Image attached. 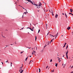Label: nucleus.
I'll list each match as a JSON object with an SVG mask.
<instances>
[{"instance_id": "obj_19", "label": "nucleus", "mask_w": 73, "mask_h": 73, "mask_svg": "<svg viewBox=\"0 0 73 73\" xmlns=\"http://www.w3.org/2000/svg\"><path fill=\"white\" fill-rule=\"evenodd\" d=\"M35 47H36V50H37V47H36V46H35V48H34V49H35Z\"/></svg>"}, {"instance_id": "obj_49", "label": "nucleus", "mask_w": 73, "mask_h": 73, "mask_svg": "<svg viewBox=\"0 0 73 73\" xmlns=\"http://www.w3.org/2000/svg\"><path fill=\"white\" fill-rule=\"evenodd\" d=\"M33 24V25H36V24H35V25L34 24Z\"/></svg>"}, {"instance_id": "obj_2", "label": "nucleus", "mask_w": 73, "mask_h": 73, "mask_svg": "<svg viewBox=\"0 0 73 73\" xmlns=\"http://www.w3.org/2000/svg\"><path fill=\"white\" fill-rule=\"evenodd\" d=\"M58 15H57V14H56L55 16V18H57V17H58Z\"/></svg>"}, {"instance_id": "obj_56", "label": "nucleus", "mask_w": 73, "mask_h": 73, "mask_svg": "<svg viewBox=\"0 0 73 73\" xmlns=\"http://www.w3.org/2000/svg\"><path fill=\"white\" fill-rule=\"evenodd\" d=\"M1 63H2V64H3V62H1Z\"/></svg>"}, {"instance_id": "obj_47", "label": "nucleus", "mask_w": 73, "mask_h": 73, "mask_svg": "<svg viewBox=\"0 0 73 73\" xmlns=\"http://www.w3.org/2000/svg\"><path fill=\"white\" fill-rule=\"evenodd\" d=\"M11 65H12V62H11Z\"/></svg>"}, {"instance_id": "obj_29", "label": "nucleus", "mask_w": 73, "mask_h": 73, "mask_svg": "<svg viewBox=\"0 0 73 73\" xmlns=\"http://www.w3.org/2000/svg\"><path fill=\"white\" fill-rule=\"evenodd\" d=\"M43 52V50H41V51H40V52Z\"/></svg>"}, {"instance_id": "obj_33", "label": "nucleus", "mask_w": 73, "mask_h": 73, "mask_svg": "<svg viewBox=\"0 0 73 73\" xmlns=\"http://www.w3.org/2000/svg\"><path fill=\"white\" fill-rule=\"evenodd\" d=\"M23 29H24V27H23V28H21V29L20 30H21V29L23 30Z\"/></svg>"}, {"instance_id": "obj_54", "label": "nucleus", "mask_w": 73, "mask_h": 73, "mask_svg": "<svg viewBox=\"0 0 73 73\" xmlns=\"http://www.w3.org/2000/svg\"><path fill=\"white\" fill-rule=\"evenodd\" d=\"M61 36H64V35H62Z\"/></svg>"}, {"instance_id": "obj_37", "label": "nucleus", "mask_w": 73, "mask_h": 73, "mask_svg": "<svg viewBox=\"0 0 73 73\" xmlns=\"http://www.w3.org/2000/svg\"><path fill=\"white\" fill-rule=\"evenodd\" d=\"M52 59H51V60H50V62H52Z\"/></svg>"}, {"instance_id": "obj_9", "label": "nucleus", "mask_w": 73, "mask_h": 73, "mask_svg": "<svg viewBox=\"0 0 73 73\" xmlns=\"http://www.w3.org/2000/svg\"><path fill=\"white\" fill-rule=\"evenodd\" d=\"M65 15L66 18H67V15H66V13H65Z\"/></svg>"}, {"instance_id": "obj_60", "label": "nucleus", "mask_w": 73, "mask_h": 73, "mask_svg": "<svg viewBox=\"0 0 73 73\" xmlns=\"http://www.w3.org/2000/svg\"><path fill=\"white\" fill-rule=\"evenodd\" d=\"M30 25L31 26V25H31V23H30Z\"/></svg>"}, {"instance_id": "obj_63", "label": "nucleus", "mask_w": 73, "mask_h": 73, "mask_svg": "<svg viewBox=\"0 0 73 73\" xmlns=\"http://www.w3.org/2000/svg\"><path fill=\"white\" fill-rule=\"evenodd\" d=\"M21 71V70H20L19 72H20Z\"/></svg>"}, {"instance_id": "obj_45", "label": "nucleus", "mask_w": 73, "mask_h": 73, "mask_svg": "<svg viewBox=\"0 0 73 73\" xmlns=\"http://www.w3.org/2000/svg\"><path fill=\"white\" fill-rule=\"evenodd\" d=\"M67 48H68V45H67L66 47Z\"/></svg>"}, {"instance_id": "obj_51", "label": "nucleus", "mask_w": 73, "mask_h": 73, "mask_svg": "<svg viewBox=\"0 0 73 73\" xmlns=\"http://www.w3.org/2000/svg\"><path fill=\"white\" fill-rule=\"evenodd\" d=\"M66 43H65L64 45H66Z\"/></svg>"}, {"instance_id": "obj_50", "label": "nucleus", "mask_w": 73, "mask_h": 73, "mask_svg": "<svg viewBox=\"0 0 73 73\" xmlns=\"http://www.w3.org/2000/svg\"><path fill=\"white\" fill-rule=\"evenodd\" d=\"M46 45L44 46V47H46Z\"/></svg>"}, {"instance_id": "obj_44", "label": "nucleus", "mask_w": 73, "mask_h": 73, "mask_svg": "<svg viewBox=\"0 0 73 73\" xmlns=\"http://www.w3.org/2000/svg\"><path fill=\"white\" fill-rule=\"evenodd\" d=\"M20 70H21H21H22V68H21V69H20Z\"/></svg>"}, {"instance_id": "obj_58", "label": "nucleus", "mask_w": 73, "mask_h": 73, "mask_svg": "<svg viewBox=\"0 0 73 73\" xmlns=\"http://www.w3.org/2000/svg\"><path fill=\"white\" fill-rule=\"evenodd\" d=\"M11 67H12V64L11 65Z\"/></svg>"}, {"instance_id": "obj_7", "label": "nucleus", "mask_w": 73, "mask_h": 73, "mask_svg": "<svg viewBox=\"0 0 73 73\" xmlns=\"http://www.w3.org/2000/svg\"><path fill=\"white\" fill-rule=\"evenodd\" d=\"M70 12H71V13H72V11H73V10H72V9H70Z\"/></svg>"}, {"instance_id": "obj_21", "label": "nucleus", "mask_w": 73, "mask_h": 73, "mask_svg": "<svg viewBox=\"0 0 73 73\" xmlns=\"http://www.w3.org/2000/svg\"><path fill=\"white\" fill-rule=\"evenodd\" d=\"M26 47V48H29V49H30V48H31V47L29 48V47Z\"/></svg>"}, {"instance_id": "obj_62", "label": "nucleus", "mask_w": 73, "mask_h": 73, "mask_svg": "<svg viewBox=\"0 0 73 73\" xmlns=\"http://www.w3.org/2000/svg\"><path fill=\"white\" fill-rule=\"evenodd\" d=\"M64 57V55H63V57Z\"/></svg>"}, {"instance_id": "obj_3", "label": "nucleus", "mask_w": 73, "mask_h": 73, "mask_svg": "<svg viewBox=\"0 0 73 73\" xmlns=\"http://www.w3.org/2000/svg\"><path fill=\"white\" fill-rule=\"evenodd\" d=\"M26 0H27V1H28L29 2H30V3H31L32 2V1L31 0H26Z\"/></svg>"}, {"instance_id": "obj_64", "label": "nucleus", "mask_w": 73, "mask_h": 73, "mask_svg": "<svg viewBox=\"0 0 73 73\" xmlns=\"http://www.w3.org/2000/svg\"><path fill=\"white\" fill-rule=\"evenodd\" d=\"M23 68L22 67H21L20 68Z\"/></svg>"}, {"instance_id": "obj_41", "label": "nucleus", "mask_w": 73, "mask_h": 73, "mask_svg": "<svg viewBox=\"0 0 73 73\" xmlns=\"http://www.w3.org/2000/svg\"><path fill=\"white\" fill-rule=\"evenodd\" d=\"M51 71H52V72H54V70H52Z\"/></svg>"}, {"instance_id": "obj_17", "label": "nucleus", "mask_w": 73, "mask_h": 73, "mask_svg": "<svg viewBox=\"0 0 73 73\" xmlns=\"http://www.w3.org/2000/svg\"><path fill=\"white\" fill-rule=\"evenodd\" d=\"M57 64L56 63L55 66L57 67Z\"/></svg>"}, {"instance_id": "obj_26", "label": "nucleus", "mask_w": 73, "mask_h": 73, "mask_svg": "<svg viewBox=\"0 0 73 73\" xmlns=\"http://www.w3.org/2000/svg\"><path fill=\"white\" fill-rule=\"evenodd\" d=\"M31 3V4H33V5H34V4H33V2H32Z\"/></svg>"}, {"instance_id": "obj_59", "label": "nucleus", "mask_w": 73, "mask_h": 73, "mask_svg": "<svg viewBox=\"0 0 73 73\" xmlns=\"http://www.w3.org/2000/svg\"><path fill=\"white\" fill-rule=\"evenodd\" d=\"M66 49H68V47H66Z\"/></svg>"}, {"instance_id": "obj_4", "label": "nucleus", "mask_w": 73, "mask_h": 73, "mask_svg": "<svg viewBox=\"0 0 73 73\" xmlns=\"http://www.w3.org/2000/svg\"><path fill=\"white\" fill-rule=\"evenodd\" d=\"M70 29V27H68L67 28V29H68V30H69V29Z\"/></svg>"}, {"instance_id": "obj_10", "label": "nucleus", "mask_w": 73, "mask_h": 73, "mask_svg": "<svg viewBox=\"0 0 73 73\" xmlns=\"http://www.w3.org/2000/svg\"><path fill=\"white\" fill-rule=\"evenodd\" d=\"M54 38L53 39H52L51 40V42H52V41H53V40H54Z\"/></svg>"}, {"instance_id": "obj_27", "label": "nucleus", "mask_w": 73, "mask_h": 73, "mask_svg": "<svg viewBox=\"0 0 73 73\" xmlns=\"http://www.w3.org/2000/svg\"><path fill=\"white\" fill-rule=\"evenodd\" d=\"M61 60L60 59V60H59V62H61Z\"/></svg>"}, {"instance_id": "obj_34", "label": "nucleus", "mask_w": 73, "mask_h": 73, "mask_svg": "<svg viewBox=\"0 0 73 73\" xmlns=\"http://www.w3.org/2000/svg\"><path fill=\"white\" fill-rule=\"evenodd\" d=\"M72 13H69V14L70 15H72Z\"/></svg>"}, {"instance_id": "obj_30", "label": "nucleus", "mask_w": 73, "mask_h": 73, "mask_svg": "<svg viewBox=\"0 0 73 73\" xmlns=\"http://www.w3.org/2000/svg\"><path fill=\"white\" fill-rule=\"evenodd\" d=\"M37 39V37H36V36L35 37V40H36Z\"/></svg>"}, {"instance_id": "obj_25", "label": "nucleus", "mask_w": 73, "mask_h": 73, "mask_svg": "<svg viewBox=\"0 0 73 73\" xmlns=\"http://www.w3.org/2000/svg\"><path fill=\"white\" fill-rule=\"evenodd\" d=\"M33 53H36V51H33Z\"/></svg>"}, {"instance_id": "obj_42", "label": "nucleus", "mask_w": 73, "mask_h": 73, "mask_svg": "<svg viewBox=\"0 0 73 73\" xmlns=\"http://www.w3.org/2000/svg\"><path fill=\"white\" fill-rule=\"evenodd\" d=\"M48 25L47 24H46V28H47V26Z\"/></svg>"}, {"instance_id": "obj_31", "label": "nucleus", "mask_w": 73, "mask_h": 73, "mask_svg": "<svg viewBox=\"0 0 73 73\" xmlns=\"http://www.w3.org/2000/svg\"><path fill=\"white\" fill-rule=\"evenodd\" d=\"M25 10L26 11V12H27V13H28V12H27V9H25Z\"/></svg>"}, {"instance_id": "obj_23", "label": "nucleus", "mask_w": 73, "mask_h": 73, "mask_svg": "<svg viewBox=\"0 0 73 73\" xmlns=\"http://www.w3.org/2000/svg\"><path fill=\"white\" fill-rule=\"evenodd\" d=\"M48 45H49V41H48Z\"/></svg>"}, {"instance_id": "obj_39", "label": "nucleus", "mask_w": 73, "mask_h": 73, "mask_svg": "<svg viewBox=\"0 0 73 73\" xmlns=\"http://www.w3.org/2000/svg\"><path fill=\"white\" fill-rule=\"evenodd\" d=\"M36 72H38V69L36 70Z\"/></svg>"}, {"instance_id": "obj_6", "label": "nucleus", "mask_w": 73, "mask_h": 73, "mask_svg": "<svg viewBox=\"0 0 73 73\" xmlns=\"http://www.w3.org/2000/svg\"><path fill=\"white\" fill-rule=\"evenodd\" d=\"M33 60H31L29 64H30V63H32V62H33Z\"/></svg>"}, {"instance_id": "obj_35", "label": "nucleus", "mask_w": 73, "mask_h": 73, "mask_svg": "<svg viewBox=\"0 0 73 73\" xmlns=\"http://www.w3.org/2000/svg\"><path fill=\"white\" fill-rule=\"evenodd\" d=\"M66 53H68V50L67 51V52H66Z\"/></svg>"}, {"instance_id": "obj_36", "label": "nucleus", "mask_w": 73, "mask_h": 73, "mask_svg": "<svg viewBox=\"0 0 73 73\" xmlns=\"http://www.w3.org/2000/svg\"><path fill=\"white\" fill-rule=\"evenodd\" d=\"M24 17V14L23 15L22 17V18H23V17Z\"/></svg>"}, {"instance_id": "obj_16", "label": "nucleus", "mask_w": 73, "mask_h": 73, "mask_svg": "<svg viewBox=\"0 0 73 73\" xmlns=\"http://www.w3.org/2000/svg\"><path fill=\"white\" fill-rule=\"evenodd\" d=\"M29 29L31 31H32V29H31V28H30Z\"/></svg>"}, {"instance_id": "obj_1", "label": "nucleus", "mask_w": 73, "mask_h": 73, "mask_svg": "<svg viewBox=\"0 0 73 73\" xmlns=\"http://www.w3.org/2000/svg\"><path fill=\"white\" fill-rule=\"evenodd\" d=\"M41 5V2H39V5H38V7H40Z\"/></svg>"}, {"instance_id": "obj_28", "label": "nucleus", "mask_w": 73, "mask_h": 73, "mask_svg": "<svg viewBox=\"0 0 73 73\" xmlns=\"http://www.w3.org/2000/svg\"><path fill=\"white\" fill-rule=\"evenodd\" d=\"M40 29H39L38 30V33H39V32H40Z\"/></svg>"}, {"instance_id": "obj_48", "label": "nucleus", "mask_w": 73, "mask_h": 73, "mask_svg": "<svg viewBox=\"0 0 73 73\" xmlns=\"http://www.w3.org/2000/svg\"><path fill=\"white\" fill-rule=\"evenodd\" d=\"M52 37H55V36H53V35H52Z\"/></svg>"}, {"instance_id": "obj_18", "label": "nucleus", "mask_w": 73, "mask_h": 73, "mask_svg": "<svg viewBox=\"0 0 73 73\" xmlns=\"http://www.w3.org/2000/svg\"><path fill=\"white\" fill-rule=\"evenodd\" d=\"M24 13H25V14H27V12H24L23 14L24 15Z\"/></svg>"}, {"instance_id": "obj_20", "label": "nucleus", "mask_w": 73, "mask_h": 73, "mask_svg": "<svg viewBox=\"0 0 73 73\" xmlns=\"http://www.w3.org/2000/svg\"><path fill=\"white\" fill-rule=\"evenodd\" d=\"M23 52H24V51H23V52H21V54H22V53H23Z\"/></svg>"}, {"instance_id": "obj_13", "label": "nucleus", "mask_w": 73, "mask_h": 73, "mask_svg": "<svg viewBox=\"0 0 73 73\" xmlns=\"http://www.w3.org/2000/svg\"><path fill=\"white\" fill-rule=\"evenodd\" d=\"M34 28L35 27H32V31H33V29H34Z\"/></svg>"}, {"instance_id": "obj_55", "label": "nucleus", "mask_w": 73, "mask_h": 73, "mask_svg": "<svg viewBox=\"0 0 73 73\" xmlns=\"http://www.w3.org/2000/svg\"><path fill=\"white\" fill-rule=\"evenodd\" d=\"M62 14L63 15H64V13H63Z\"/></svg>"}, {"instance_id": "obj_22", "label": "nucleus", "mask_w": 73, "mask_h": 73, "mask_svg": "<svg viewBox=\"0 0 73 73\" xmlns=\"http://www.w3.org/2000/svg\"><path fill=\"white\" fill-rule=\"evenodd\" d=\"M66 58L68 59V56H66Z\"/></svg>"}, {"instance_id": "obj_32", "label": "nucleus", "mask_w": 73, "mask_h": 73, "mask_svg": "<svg viewBox=\"0 0 73 73\" xmlns=\"http://www.w3.org/2000/svg\"><path fill=\"white\" fill-rule=\"evenodd\" d=\"M66 56H68V53H66Z\"/></svg>"}, {"instance_id": "obj_46", "label": "nucleus", "mask_w": 73, "mask_h": 73, "mask_svg": "<svg viewBox=\"0 0 73 73\" xmlns=\"http://www.w3.org/2000/svg\"><path fill=\"white\" fill-rule=\"evenodd\" d=\"M73 68V66L71 67V69H72V68Z\"/></svg>"}, {"instance_id": "obj_40", "label": "nucleus", "mask_w": 73, "mask_h": 73, "mask_svg": "<svg viewBox=\"0 0 73 73\" xmlns=\"http://www.w3.org/2000/svg\"><path fill=\"white\" fill-rule=\"evenodd\" d=\"M65 47V45H64V46H63V48H64V47Z\"/></svg>"}, {"instance_id": "obj_57", "label": "nucleus", "mask_w": 73, "mask_h": 73, "mask_svg": "<svg viewBox=\"0 0 73 73\" xmlns=\"http://www.w3.org/2000/svg\"><path fill=\"white\" fill-rule=\"evenodd\" d=\"M31 56H29V57H31Z\"/></svg>"}, {"instance_id": "obj_15", "label": "nucleus", "mask_w": 73, "mask_h": 73, "mask_svg": "<svg viewBox=\"0 0 73 73\" xmlns=\"http://www.w3.org/2000/svg\"><path fill=\"white\" fill-rule=\"evenodd\" d=\"M28 57L27 56V57L26 58L25 61H27V59H28Z\"/></svg>"}, {"instance_id": "obj_8", "label": "nucleus", "mask_w": 73, "mask_h": 73, "mask_svg": "<svg viewBox=\"0 0 73 73\" xmlns=\"http://www.w3.org/2000/svg\"><path fill=\"white\" fill-rule=\"evenodd\" d=\"M23 71H24V70H22L21 71V72H20V73H23Z\"/></svg>"}, {"instance_id": "obj_5", "label": "nucleus", "mask_w": 73, "mask_h": 73, "mask_svg": "<svg viewBox=\"0 0 73 73\" xmlns=\"http://www.w3.org/2000/svg\"><path fill=\"white\" fill-rule=\"evenodd\" d=\"M52 16H54V14H53V10L52 11Z\"/></svg>"}, {"instance_id": "obj_11", "label": "nucleus", "mask_w": 73, "mask_h": 73, "mask_svg": "<svg viewBox=\"0 0 73 73\" xmlns=\"http://www.w3.org/2000/svg\"><path fill=\"white\" fill-rule=\"evenodd\" d=\"M34 5H36V6H37V7H38V5L37 4L36 5V4H34Z\"/></svg>"}, {"instance_id": "obj_12", "label": "nucleus", "mask_w": 73, "mask_h": 73, "mask_svg": "<svg viewBox=\"0 0 73 73\" xmlns=\"http://www.w3.org/2000/svg\"><path fill=\"white\" fill-rule=\"evenodd\" d=\"M19 6H20V7H22V8H23L24 9H25L24 8V7H23L21 6L20 5H19Z\"/></svg>"}, {"instance_id": "obj_53", "label": "nucleus", "mask_w": 73, "mask_h": 73, "mask_svg": "<svg viewBox=\"0 0 73 73\" xmlns=\"http://www.w3.org/2000/svg\"><path fill=\"white\" fill-rule=\"evenodd\" d=\"M49 33H48L47 34V36H48V34H49Z\"/></svg>"}, {"instance_id": "obj_43", "label": "nucleus", "mask_w": 73, "mask_h": 73, "mask_svg": "<svg viewBox=\"0 0 73 73\" xmlns=\"http://www.w3.org/2000/svg\"><path fill=\"white\" fill-rule=\"evenodd\" d=\"M60 59H61V58H59L58 59V61H59V60H60Z\"/></svg>"}, {"instance_id": "obj_38", "label": "nucleus", "mask_w": 73, "mask_h": 73, "mask_svg": "<svg viewBox=\"0 0 73 73\" xmlns=\"http://www.w3.org/2000/svg\"><path fill=\"white\" fill-rule=\"evenodd\" d=\"M48 68V66H47L46 67V69H47Z\"/></svg>"}, {"instance_id": "obj_24", "label": "nucleus", "mask_w": 73, "mask_h": 73, "mask_svg": "<svg viewBox=\"0 0 73 73\" xmlns=\"http://www.w3.org/2000/svg\"><path fill=\"white\" fill-rule=\"evenodd\" d=\"M39 72H40V68H39Z\"/></svg>"}, {"instance_id": "obj_52", "label": "nucleus", "mask_w": 73, "mask_h": 73, "mask_svg": "<svg viewBox=\"0 0 73 73\" xmlns=\"http://www.w3.org/2000/svg\"><path fill=\"white\" fill-rule=\"evenodd\" d=\"M70 73H73V72L72 71L71 72H70Z\"/></svg>"}, {"instance_id": "obj_14", "label": "nucleus", "mask_w": 73, "mask_h": 73, "mask_svg": "<svg viewBox=\"0 0 73 73\" xmlns=\"http://www.w3.org/2000/svg\"><path fill=\"white\" fill-rule=\"evenodd\" d=\"M58 33H57L56 35V36H58Z\"/></svg>"}, {"instance_id": "obj_61", "label": "nucleus", "mask_w": 73, "mask_h": 73, "mask_svg": "<svg viewBox=\"0 0 73 73\" xmlns=\"http://www.w3.org/2000/svg\"><path fill=\"white\" fill-rule=\"evenodd\" d=\"M56 37H57V36H56V37H55V39H56Z\"/></svg>"}]
</instances>
